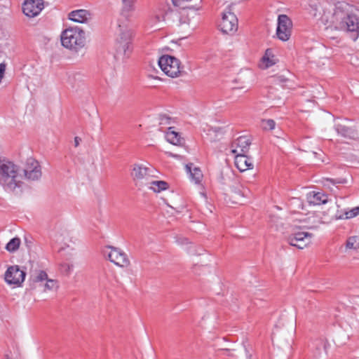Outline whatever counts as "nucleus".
<instances>
[{"label": "nucleus", "mask_w": 359, "mask_h": 359, "mask_svg": "<svg viewBox=\"0 0 359 359\" xmlns=\"http://www.w3.org/2000/svg\"><path fill=\"white\" fill-rule=\"evenodd\" d=\"M347 4H337L331 16L324 12L322 16V22L328 27L334 26L335 29L355 33L353 37L355 41L359 35V19L356 15L345 12Z\"/></svg>", "instance_id": "obj_1"}, {"label": "nucleus", "mask_w": 359, "mask_h": 359, "mask_svg": "<svg viewBox=\"0 0 359 359\" xmlns=\"http://www.w3.org/2000/svg\"><path fill=\"white\" fill-rule=\"evenodd\" d=\"M149 76L151 77V78L156 79L163 80L162 78H161V77H159L158 76H154L153 74H150Z\"/></svg>", "instance_id": "obj_39"}, {"label": "nucleus", "mask_w": 359, "mask_h": 359, "mask_svg": "<svg viewBox=\"0 0 359 359\" xmlns=\"http://www.w3.org/2000/svg\"><path fill=\"white\" fill-rule=\"evenodd\" d=\"M251 357V355L248 356V359H252Z\"/></svg>", "instance_id": "obj_43"}, {"label": "nucleus", "mask_w": 359, "mask_h": 359, "mask_svg": "<svg viewBox=\"0 0 359 359\" xmlns=\"http://www.w3.org/2000/svg\"><path fill=\"white\" fill-rule=\"evenodd\" d=\"M277 59L271 53L270 50H266L265 55L262 57V61L265 63L266 67L273 66L277 64Z\"/></svg>", "instance_id": "obj_26"}, {"label": "nucleus", "mask_w": 359, "mask_h": 359, "mask_svg": "<svg viewBox=\"0 0 359 359\" xmlns=\"http://www.w3.org/2000/svg\"><path fill=\"white\" fill-rule=\"evenodd\" d=\"M61 42L64 47L74 52L81 51L85 48V33L78 28H69L62 32Z\"/></svg>", "instance_id": "obj_3"}, {"label": "nucleus", "mask_w": 359, "mask_h": 359, "mask_svg": "<svg viewBox=\"0 0 359 359\" xmlns=\"http://www.w3.org/2000/svg\"><path fill=\"white\" fill-rule=\"evenodd\" d=\"M91 18L90 12L85 9L73 11L69 13V19L79 23L88 22Z\"/></svg>", "instance_id": "obj_16"}, {"label": "nucleus", "mask_w": 359, "mask_h": 359, "mask_svg": "<svg viewBox=\"0 0 359 359\" xmlns=\"http://www.w3.org/2000/svg\"><path fill=\"white\" fill-rule=\"evenodd\" d=\"M9 64L8 62L4 61V62L0 63V67H6Z\"/></svg>", "instance_id": "obj_38"}, {"label": "nucleus", "mask_w": 359, "mask_h": 359, "mask_svg": "<svg viewBox=\"0 0 359 359\" xmlns=\"http://www.w3.org/2000/svg\"><path fill=\"white\" fill-rule=\"evenodd\" d=\"M157 171L151 165L135 164L131 172V177L135 184L146 187L150 180L156 177Z\"/></svg>", "instance_id": "obj_4"}, {"label": "nucleus", "mask_w": 359, "mask_h": 359, "mask_svg": "<svg viewBox=\"0 0 359 359\" xmlns=\"http://www.w3.org/2000/svg\"><path fill=\"white\" fill-rule=\"evenodd\" d=\"M313 234L306 231H296L290 234L287 238L290 245L304 249L311 243Z\"/></svg>", "instance_id": "obj_7"}, {"label": "nucleus", "mask_w": 359, "mask_h": 359, "mask_svg": "<svg viewBox=\"0 0 359 359\" xmlns=\"http://www.w3.org/2000/svg\"><path fill=\"white\" fill-rule=\"evenodd\" d=\"M250 144V139L245 136H241L233 142L231 152L235 155L245 154Z\"/></svg>", "instance_id": "obj_12"}, {"label": "nucleus", "mask_w": 359, "mask_h": 359, "mask_svg": "<svg viewBox=\"0 0 359 359\" xmlns=\"http://www.w3.org/2000/svg\"><path fill=\"white\" fill-rule=\"evenodd\" d=\"M285 80H286V79H285V78H281V79H280V81H285Z\"/></svg>", "instance_id": "obj_42"}, {"label": "nucleus", "mask_w": 359, "mask_h": 359, "mask_svg": "<svg viewBox=\"0 0 359 359\" xmlns=\"http://www.w3.org/2000/svg\"><path fill=\"white\" fill-rule=\"evenodd\" d=\"M135 1L136 0H122L123 11L126 13L133 11Z\"/></svg>", "instance_id": "obj_31"}, {"label": "nucleus", "mask_w": 359, "mask_h": 359, "mask_svg": "<svg viewBox=\"0 0 359 359\" xmlns=\"http://www.w3.org/2000/svg\"><path fill=\"white\" fill-rule=\"evenodd\" d=\"M47 273L42 270H36L33 271L30 275V281H32L33 283L42 282L47 280Z\"/></svg>", "instance_id": "obj_24"}, {"label": "nucleus", "mask_w": 359, "mask_h": 359, "mask_svg": "<svg viewBox=\"0 0 359 359\" xmlns=\"http://www.w3.org/2000/svg\"><path fill=\"white\" fill-rule=\"evenodd\" d=\"M146 187L156 193H159L168 189V184L166 182L163 180H154L153 179L150 180Z\"/></svg>", "instance_id": "obj_21"}, {"label": "nucleus", "mask_w": 359, "mask_h": 359, "mask_svg": "<svg viewBox=\"0 0 359 359\" xmlns=\"http://www.w3.org/2000/svg\"><path fill=\"white\" fill-rule=\"evenodd\" d=\"M117 32L118 35L117 39L118 43L130 41L133 32L126 20H118Z\"/></svg>", "instance_id": "obj_13"}, {"label": "nucleus", "mask_w": 359, "mask_h": 359, "mask_svg": "<svg viewBox=\"0 0 359 359\" xmlns=\"http://www.w3.org/2000/svg\"><path fill=\"white\" fill-rule=\"evenodd\" d=\"M0 182L8 191L20 187V176L17 166L11 161H0Z\"/></svg>", "instance_id": "obj_2"}, {"label": "nucleus", "mask_w": 359, "mask_h": 359, "mask_svg": "<svg viewBox=\"0 0 359 359\" xmlns=\"http://www.w3.org/2000/svg\"><path fill=\"white\" fill-rule=\"evenodd\" d=\"M159 67H180V66H185V64L182 63L179 59L174 56L169 55H163L158 60Z\"/></svg>", "instance_id": "obj_17"}, {"label": "nucleus", "mask_w": 359, "mask_h": 359, "mask_svg": "<svg viewBox=\"0 0 359 359\" xmlns=\"http://www.w3.org/2000/svg\"><path fill=\"white\" fill-rule=\"evenodd\" d=\"M276 123L273 119H266L262 121V128L264 130H273L275 128Z\"/></svg>", "instance_id": "obj_33"}, {"label": "nucleus", "mask_w": 359, "mask_h": 359, "mask_svg": "<svg viewBox=\"0 0 359 359\" xmlns=\"http://www.w3.org/2000/svg\"><path fill=\"white\" fill-rule=\"evenodd\" d=\"M26 274V271L18 265L9 266L4 273V280L9 285L20 287Z\"/></svg>", "instance_id": "obj_5"}, {"label": "nucleus", "mask_w": 359, "mask_h": 359, "mask_svg": "<svg viewBox=\"0 0 359 359\" xmlns=\"http://www.w3.org/2000/svg\"><path fill=\"white\" fill-rule=\"evenodd\" d=\"M104 253L111 262L118 266L125 267L130 264L127 255L118 248L107 246Z\"/></svg>", "instance_id": "obj_8"}, {"label": "nucleus", "mask_w": 359, "mask_h": 359, "mask_svg": "<svg viewBox=\"0 0 359 359\" xmlns=\"http://www.w3.org/2000/svg\"><path fill=\"white\" fill-rule=\"evenodd\" d=\"M292 27V20L287 15L284 14L278 15L276 34L279 39L283 41H287L291 35Z\"/></svg>", "instance_id": "obj_6"}, {"label": "nucleus", "mask_w": 359, "mask_h": 359, "mask_svg": "<svg viewBox=\"0 0 359 359\" xmlns=\"http://www.w3.org/2000/svg\"><path fill=\"white\" fill-rule=\"evenodd\" d=\"M46 283L44 284V289L43 291L46 292L48 290H56L58 288V284L57 282L53 279H48L47 278Z\"/></svg>", "instance_id": "obj_32"}, {"label": "nucleus", "mask_w": 359, "mask_h": 359, "mask_svg": "<svg viewBox=\"0 0 359 359\" xmlns=\"http://www.w3.org/2000/svg\"><path fill=\"white\" fill-rule=\"evenodd\" d=\"M197 15V10L194 8L193 7H188L184 5V8H182V11L180 13V24L182 25H194V23H192L191 21L195 18Z\"/></svg>", "instance_id": "obj_15"}, {"label": "nucleus", "mask_w": 359, "mask_h": 359, "mask_svg": "<svg viewBox=\"0 0 359 359\" xmlns=\"http://www.w3.org/2000/svg\"><path fill=\"white\" fill-rule=\"evenodd\" d=\"M235 196H232L235 199H238L237 201H233L235 203H241V201L239 200L238 197L242 198L244 196V194H241L240 192H234Z\"/></svg>", "instance_id": "obj_36"}, {"label": "nucleus", "mask_w": 359, "mask_h": 359, "mask_svg": "<svg viewBox=\"0 0 359 359\" xmlns=\"http://www.w3.org/2000/svg\"><path fill=\"white\" fill-rule=\"evenodd\" d=\"M309 203L312 205H320L327 203V196L323 193L311 191L306 196Z\"/></svg>", "instance_id": "obj_19"}, {"label": "nucleus", "mask_w": 359, "mask_h": 359, "mask_svg": "<svg viewBox=\"0 0 359 359\" xmlns=\"http://www.w3.org/2000/svg\"><path fill=\"white\" fill-rule=\"evenodd\" d=\"M359 248V238L357 236L349 237L345 245L346 252H350L351 250H357Z\"/></svg>", "instance_id": "obj_23"}, {"label": "nucleus", "mask_w": 359, "mask_h": 359, "mask_svg": "<svg viewBox=\"0 0 359 359\" xmlns=\"http://www.w3.org/2000/svg\"><path fill=\"white\" fill-rule=\"evenodd\" d=\"M159 124L162 126H168L171 123V118L165 114H160L158 116Z\"/></svg>", "instance_id": "obj_34"}, {"label": "nucleus", "mask_w": 359, "mask_h": 359, "mask_svg": "<svg viewBox=\"0 0 359 359\" xmlns=\"http://www.w3.org/2000/svg\"><path fill=\"white\" fill-rule=\"evenodd\" d=\"M73 267V264L68 263H63L60 265L61 271L67 275L69 274L72 272Z\"/></svg>", "instance_id": "obj_35"}, {"label": "nucleus", "mask_w": 359, "mask_h": 359, "mask_svg": "<svg viewBox=\"0 0 359 359\" xmlns=\"http://www.w3.org/2000/svg\"><path fill=\"white\" fill-rule=\"evenodd\" d=\"M43 8V0H25L22 6V11L25 15L30 18L36 16Z\"/></svg>", "instance_id": "obj_11"}, {"label": "nucleus", "mask_w": 359, "mask_h": 359, "mask_svg": "<svg viewBox=\"0 0 359 359\" xmlns=\"http://www.w3.org/2000/svg\"><path fill=\"white\" fill-rule=\"evenodd\" d=\"M155 19H156V20L159 21V20H160V17H159V16H158V15H156V16L155 17Z\"/></svg>", "instance_id": "obj_41"}, {"label": "nucleus", "mask_w": 359, "mask_h": 359, "mask_svg": "<svg viewBox=\"0 0 359 359\" xmlns=\"http://www.w3.org/2000/svg\"><path fill=\"white\" fill-rule=\"evenodd\" d=\"M81 141V139L80 137H74V146H75L76 147H77L79 145V144H80Z\"/></svg>", "instance_id": "obj_37"}, {"label": "nucleus", "mask_w": 359, "mask_h": 359, "mask_svg": "<svg viewBox=\"0 0 359 359\" xmlns=\"http://www.w3.org/2000/svg\"><path fill=\"white\" fill-rule=\"evenodd\" d=\"M163 74H165L171 78H176L183 76L185 72L180 69H161Z\"/></svg>", "instance_id": "obj_27"}, {"label": "nucleus", "mask_w": 359, "mask_h": 359, "mask_svg": "<svg viewBox=\"0 0 359 359\" xmlns=\"http://www.w3.org/2000/svg\"><path fill=\"white\" fill-rule=\"evenodd\" d=\"M359 214V207H355L350 210H345L343 214L337 213L336 218L339 219H351Z\"/></svg>", "instance_id": "obj_25"}, {"label": "nucleus", "mask_w": 359, "mask_h": 359, "mask_svg": "<svg viewBox=\"0 0 359 359\" xmlns=\"http://www.w3.org/2000/svg\"><path fill=\"white\" fill-rule=\"evenodd\" d=\"M309 6L310 8L311 13L315 17H319L322 21V16L325 11L327 15L331 16L333 13V9L331 11L327 8L323 7L320 2L317 0H309Z\"/></svg>", "instance_id": "obj_14"}, {"label": "nucleus", "mask_w": 359, "mask_h": 359, "mask_svg": "<svg viewBox=\"0 0 359 359\" xmlns=\"http://www.w3.org/2000/svg\"><path fill=\"white\" fill-rule=\"evenodd\" d=\"M20 240L18 238L11 239L6 245V249L9 252H14L18 249Z\"/></svg>", "instance_id": "obj_30"}, {"label": "nucleus", "mask_w": 359, "mask_h": 359, "mask_svg": "<svg viewBox=\"0 0 359 359\" xmlns=\"http://www.w3.org/2000/svg\"><path fill=\"white\" fill-rule=\"evenodd\" d=\"M117 52L120 54H123L126 56H128L129 53L132 52V45L130 41L122 42V43H118Z\"/></svg>", "instance_id": "obj_28"}, {"label": "nucleus", "mask_w": 359, "mask_h": 359, "mask_svg": "<svg viewBox=\"0 0 359 359\" xmlns=\"http://www.w3.org/2000/svg\"><path fill=\"white\" fill-rule=\"evenodd\" d=\"M24 172L27 179L39 180L41 176V169L39 162L32 158H27Z\"/></svg>", "instance_id": "obj_10"}, {"label": "nucleus", "mask_w": 359, "mask_h": 359, "mask_svg": "<svg viewBox=\"0 0 359 359\" xmlns=\"http://www.w3.org/2000/svg\"><path fill=\"white\" fill-rule=\"evenodd\" d=\"M336 130L339 135L344 137H351L353 132L352 130L342 124L336 125Z\"/></svg>", "instance_id": "obj_29"}, {"label": "nucleus", "mask_w": 359, "mask_h": 359, "mask_svg": "<svg viewBox=\"0 0 359 359\" xmlns=\"http://www.w3.org/2000/svg\"><path fill=\"white\" fill-rule=\"evenodd\" d=\"M186 170L190 175V177L192 181H194L196 184H200L203 175L201 169L198 167H196L193 163H189L186 165Z\"/></svg>", "instance_id": "obj_20"}, {"label": "nucleus", "mask_w": 359, "mask_h": 359, "mask_svg": "<svg viewBox=\"0 0 359 359\" xmlns=\"http://www.w3.org/2000/svg\"><path fill=\"white\" fill-rule=\"evenodd\" d=\"M165 137L168 142L174 145H181L183 143V139L181 138L178 133L172 130V127L168 128Z\"/></svg>", "instance_id": "obj_22"}, {"label": "nucleus", "mask_w": 359, "mask_h": 359, "mask_svg": "<svg viewBox=\"0 0 359 359\" xmlns=\"http://www.w3.org/2000/svg\"><path fill=\"white\" fill-rule=\"evenodd\" d=\"M5 359H13L12 356L9 355L8 354H6L5 355Z\"/></svg>", "instance_id": "obj_40"}, {"label": "nucleus", "mask_w": 359, "mask_h": 359, "mask_svg": "<svg viewBox=\"0 0 359 359\" xmlns=\"http://www.w3.org/2000/svg\"><path fill=\"white\" fill-rule=\"evenodd\" d=\"M235 165L241 172H243L253 168L251 159L245 156V154L236 155Z\"/></svg>", "instance_id": "obj_18"}, {"label": "nucleus", "mask_w": 359, "mask_h": 359, "mask_svg": "<svg viewBox=\"0 0 359 359\" xmlns=\"http://www.w3.org/2000/svg\"><path fill=\"white\" fill-rule=\"evenodd\" d=\"M220 27L223 33L228 34L235 33L238 29V19L234 13L230 11L224 12L222 15Z\"/></svg>", "instance_id": "obj_9"}]
</instances>
